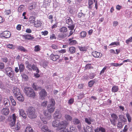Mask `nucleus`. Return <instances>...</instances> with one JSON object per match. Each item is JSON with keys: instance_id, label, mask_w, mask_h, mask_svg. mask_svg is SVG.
<instances>
[{"instance_id": "f257e3e1", "label": "nucleus", "mask_w": 132, "mask_h": 132, "mask_svg": "<svg viewBox=\"0 0 132 132\" xmlns=\"http://www.w3.org/2000/svg\"><path fill=\"white\" fill-rule=\"evenodd\" d=\"M24 92L26 95L28 97L34 98L36 96L35 92L30 87H26L24 88Z\"/></svg>"}, {"instance_id": "f03ea898", "label": "nucleus", "mask_w": 132, "mask_h": 132, "mask_svg": "<svg viewBox=\"0 0 132 132\" xmlns=\"http://www.w3.org/2000/svg\"><path fill=\"white\" fill-rule=\"evenodd\" d=\"M27 115L28 117L31 119H34L37 117V113L34 108L29 107L28 109Z\"/></svg>"}, {"instance_id": "7ed1b4c3", "label": "nucleus", "mask_w": 132, "mask_h": 132, "mask_svg": "<svg viewBox=\"0 0 132 132\" xmlns=\"http://www.w3.org/2000/svg\"><path fill=\"white\" fill-rule=\"evenodd\" d=\"M111 118L110 119V121L111 122L112 124L114 125H115L118 117V116L115 114L113 113L111 114Z\"/></svg>"}, {"instance_id": "20e7f679", "label": "nucleus", "mask_w": 132, "mask_h": 132, "mask_svg": "<svg viewBox=\"0 0 132 132\" xmlns=\"http://www.w3.org/2000/svg\"><path fill=\"white\" fill-rule=\"evenodd\" d=\"M69 124V122L66 121H63L59 123V128L60 129L65 128L67 125Z\"/></svg>"}, {"instance_id": "39448f33", "label": "nucleus", "mask_w": 132, "mask_h": 132, "mask_svg": "<svg viewBox=\"0 0 132 132\" xmlns=\"http://www.w3.org/2000/svg\"><path fill=\"white\" fill-rule=\"evenodd\" d=\"M15 123H12L11 124V128L14 131L18 130L20 128V125L19 123H18L16 124Z\"/></svg>"}, {"instance_id": "423d86ee", "label": "nucleus", "mask_w": 132, "mask_h": 132, "mask_svg": "<svg viewBox=\"0 0 132 132\" xmlns=\"http://www.w3.org/2000/svg\"><path fill=\"white\" fill-rule=\"evenodd\" d=\"M39 126L42 131L45 132H50V130L48 129L46 125H42L41 123H39Z\"/></svg>"}, {"instance_id": "0eeeda50", "label": "nucleus", "mask_w": 132, "mask_h": 132, "mask_svg": "<svg viewBox=\"0 0 132 132\" xmlns=\"http://www.w3.org/2000/svg\"><path fill=\"white\" fill-rule=\"evenodd\" d=\"M1 37L2 38H9L11 36V34L10 32L8 31H5L1 34Z\"/></svg>"}, {"instance_id": "6e6552de", "label": "nucleus", "mask_w": 132, "mask_h": 132, "mask_svg": "<svg viewBox=\"0 0 132 132\" xmlns=\"http://www.w3.org/2000/svg\"><path fill=\"white\" fill-rule=\"evenodd\" d=\"M62 115L60 113V111L56 110L53 114V117L55 119H60L62 117Z\"/></svg>"}, {"instance_id": "1a4fd4ad", "label": "nucleus", "mask_w": 132, "mask_h": 132, "mask_svg": "<svg viewBox=\"0 0 132 132\" xmlns=\"http://www.w3.org/2000/svg\"><path fill=\"white\" fill-rule=\"evenodd\" d=\"M40 97L41 99L43 100L46 96V93L45 90L44 89L41 90L39 93Z\"/></svg>"}, {"instance_id": "9d476101", "label": "nucleus", "mask_w": 132, "mask_h": 132, "mask_svg": "<svg viewBox=\"0 0 132 132\" xmlns=\"http://www.w3.org/2000/svg\"><path fill=\"white\" fill-rule=\"evenodd\" d=\"M4 107H8L10 105V103L9 100L7 98H4L3 100Z\"/></svg>"}, {"instance_id": "9b49d317", "label": "nucleus", "mask_w": 132, "mask_h": 132, "mask_svg": "<svg viewBox=\"0 0 132 132\" xmlns=\"http://www.w3.org/2000/svg\"><path fill=\"white\" fill-rule=\"evenodd\" d=\"M1 112L2 114L5 115H7L9 113L10 111L8 107H4L2 109Z\"/></svg>"}, {"instance_id": "f8f14e48", "label": "nucleus", "mask_w": 132, "mask_h": 132, "mask_svg": "<svg viewBox=\"0 0 132 132\" xmlns=\"http://www.w3.org/2000/svg\"><path fill=\"white\" fill-rule=\"evenodd\" d=\"M43 114L49 120L51 118V113L47 110H44L43 112Z\"/></svg>"}, {"instance_id": "ddd939ff", "label": "nucleus", "mask_w": 132, "mask_h": 132, "mask_svg": "<svg viewBox=\"0 0 132 132\" xmlns=\"http://www.w3.org/2000/svg\"><path fill=\"white\" fill-rule=\"evenodd\" d=\"M92 54L94 57L96 58H100L102 56L101 53L96 51L93 52Z\"/></svg>"}, {"instance_id": "4468645a", "label": "nucleus", "mask_w": 132, "mask_h": 132, "mask_svg": "<svg viewBox=\"0 0 132 132\" xmlns=\"http://www.w3.org/2000/svg\"><path fill=\"white\" fill-rule=\"evenodd\" d=\"M60 56L57 55L52 54L50 56L51 59L53 61H55L60 58Z\"/></svg>"}, {"instance_id": "2eb2a0df", "label": "nucleus", "mask_w": 132, "mask_h": 132, "mask_svg": "<svg viewBox=\"0 0 132 132\" xmlns=\"http://www.w3.org/2000/svg\"><path fill=\"white\" fill-rule=\"evenodd\" d=\"M19 112L20 115L24 118H26V115L25 111L22 109H19Z\"/></svg>"}, {"instance_id": "dca6fc26", "label": "nucleus", "mask_w": 132, "mask_h": 132, "mask_svg": "<svg viewBox=\"0 0 132 132\" xmlns=\"http://www.w3.org/2000/svg\"><path fill=\"white\" fill-rule=\"evenodd\" d=\"M13 93L16 96H17L21 94L19 89L18 88H15L14 89Z\"/></svg>"}, {"instance_id": "f3484780", "label": "nucleus", "mask_w": 132, "mask_h": 132, "mask_svg": "<svg viewBox=\"0 0 132 132\" xmlns=\"http://www.w3.org/2000/svg\"><path fill=\"white\" fill-rule=\"evenodd\" d=\"M120 121L122 122H125L127 121V120L126 118H125L123 115H120L119 116Z\"/></svg>"}, {"instance_id": "a211bd4d", "label": "nucleus", "mask_w": 132, "mask_h": 132, "mask_svg": "<svg viewBox=\"0 0 132 132\" xmlns=\"http://www.w3.org/2000/svg\"><path fill=\"white\" fill-rule=\"evenodd\" d=\"M55 108L54 106H50V105H48L47 106V110L51 113H53L54 110Z\"/></svg>"}, {"instance_id": "6ab92c4d", "label": "nucleus", "mask_w": 132, "mask_h": 132, "mask_svg": "<svg viewBox=\"0 0 132 132\" xmlns=\"http://www.w3.org/2000/svg\"><path fill=\"white\" fill-rule=\"evenodd\" d=\"M66 23L69 25L73 24V22L70 17H67L66 19Z\"/></svg>"}, {"instance_id": "aec40b11", "label": "nucleus", "mask_w": 132, "mask_h": 132, "mask_svg": "<svg viewBox=\"0 0 132 132\" xmlns=\"http://www.w3.org/2000/svg\"><path fill=\"white\" fill-rule=\"evenodd\" d=\"M72 122L73 124L75 125L79 124L80 123V121L79 120L76 118L73 119Z\"/></svg>"}, {"instance_id": "412c9836", "label": "nucleus", "mask_w": 132, "mask_h": 132, "mask_svg": "<svg viewBox=\"0 0 132 132\" xmlns=\"http://www.w3.org/2000/svg\"><path fill=\"white\" fill-rule=\"evenodd\" d=\"M59 122L57 120L54 121L52 122V126L54 127H59Z\"/></svg>"}, {"instance_id": "4be33fe9", "label": "nucleus", "mask_w": 132, "mask_h": 132, "mask_svg": "<svg viewBox=\"0 0 132 132\" xmlns=\"http://www.w3.org/2000/svg\"><path fill=\"white\" fill-rule=\"evenodd\" d=\"M85 132H93V130L90 127L87 126L86 127H84Z\"/></svg>"}, {"instance_id": "5701e85b", "label": "nucleus", "mask_w": 132, "mask_h": 132, "mask_svg": "<svg viewBox=\"0 0 132 132\" xmlns=\"http://www.w3.org/2000/svg\"><path fill=\"white\" fill-rule=\"evenodd\" d=\"M25 64L27 68L29 70H32V66L31 64L29 63L28 61L25 62Z\"/></svg>"}, {"instance_id": "b1692460", "label": "nucleus", "mask_w": 132, "mask_h": 132, "mask_svg": "<svg viewBox=\"0 0 132 132\" xmlns=\"http://www.w3.org/2000/svg\"><path fill=\"white\" fill-rule=\"evenodd\" d=\"M17 117L15 115V114H12V116L11 117V120L12 121L11 122V123H15L16 121Z\"/></svg>"}, {"instance_id": "393cba45", "label": "nucleus", "mask_w": 132, "mask_h": 132, "mask_svg": "<svg viewBox=\"0 0 132 132\" xmlns=\"http://www.w3.org/2000/svg\"><path fill=\"white\" fill-rule=\"evenodd\" d=\"M36 18L34 16H31L29 17V22L31 24H32L35 23V22Z\"/></svg>"}, {"instance_id": "a878e982", "label": "nucleus", "mask_w": 132, "mask_h": 132, "mask_svg": "<svg viewBox=\"0 0 132 132\" xmlns=\"http://www.w3.org/2000/svg\"><path fill=\"white\" fill-rule=\"evenodd\" d=\"M42 23L40 21L37 20L34 23V26L36 27H39L41 26Z\"/></svg>"}, {"instance_id": "bb28decb", "label": "nucleus", "mask_w": 132, "mask_h": 132, "mask_svg": "<svg viewBox=\"0 0 132 132\" xmlns=\"http://www.w3.org/2000/svg\"><path fill=\"white\" fill-rule=\"evenodd\" d=\"M19 71L20 72H22L25 69V66L23 64H19Z\"/></svg>"}, {"instance_id": "cd10ccee", "label": "nucleus", "mask_w": 132, "mask_h": 132, "mask_svg": "<svg viewBox=\"0 0 132 132\" xmlns=\"http://www.w3.org/2000/svg\"><path fill=\"white\" fill-rule=\"evenodd\" d=\"M64 117L65 120L67 121H71L72 119V117L70 115L66 114L64 116Z\"/></svg>"}, {"instance_id": "c85d7f7f", "label": "nucleus", "mask_w": 132, "mask_h": 132, "mask_svg": "<svg viewBox=\"0 0 132 132\" xmlns=\"http://www.w3.org/2000/svg\"><path fill=\"white\" fill-rule=\"evenodd\" d=\"M17 99L20 101L22 102L24 100V97L21 94L17 96Z\"/></svg>"}, {"instance_id": "c756f323", "label": "nucleus", "mask_w": 132, "mask_h": 132, "mask_svg": "<svg viewBox=\"0 0 132 132\" xmlns=\"http://www.w3.org/2000/svg\"><path fill=\"white\" fill-rule=\"evenodd\" d=\"M50 104L48 105H50V106H54L55 104V102L53 99L51 98L50 100Z\"/></svg>"}, {"instance_id": "7c9ffc66", "label": "nucleus", "mask_w": 132, "mask_h": 132, "mask_svg": "<svg viewBox=\"0 0 132 132\" xmlns=\"http://www.w3.org/2000/svg\"><path fill=\"white\" fill-rule=\"evenodd\" d=\"M67 28L65 27H63L59 29L60 31L62 33H65L67 31Z\"/></svg>"}, {"instance_id": "2f4dec72", "label": "nucleus", "mask_w": 132, "mask_h": 132, "mask_svg": "<svg viewBox=\"0 0 132 132\" xmlns=\"http://www.w3.org/2000/svg\"><path fill=\"white\" fill-rule=\"evenodd\" d=\"M24 132H33L32 128L30 126H28L26 127Z\"/></svg>"}, {"instance_id": "473e14b6", "label": "nucleus", "mask_w": 132, "mask_h": 132, "mask_svg": "<svg viewBox=\"0 0 132 132\" xmlns=\"http://www.w3.org/2000/svg\"><path fill=\"white\" fill-rule=\"evenodd\" d=\"M69 128L71 132H76L77 131V129L75 126L72 125L70 126Z\"/></svg>"}, {"instance_id": "72a5a7b5", "label": "nucleus", "mask_w": 132, "mask_h": 132, "mask_svg": "<svg viewBox=\"0 0 132 132\" xmlns=\"http://www.w3.org/2000/svg\"><path fill=\"white\" fill-rule=\"evenodd\" d=\"M10 100L11 101L12 105L13 106H15L16 104L15 101L14 100L13 97L11 96L10 97Z\"/></svg>"}, {"instance_id": "f704fd0d", "label": "nucleus", "mask_w": 132, "mask_h": 132, "mask_svg": "<svg viewBox=\"0 0 132 132\" xmlns=\"http://www.w3.org/2000/svg\"><path fill=\"white\" fill-rule=\"evenodd\" d=\"M71 38L69 39V41H70L69 44L70 45H73L76 44L77 43V41L75 40H72Z\"/></svg>"}, {"instance_id": "c9c22d12", "label": "nucleus", "mask_w": 132, "mask_h": 132, "mask_svg": "<svg viewBox=\"0 0 132 132\" xmlns=\"http://www.w3.org/2000/svg\"><path fill=\"white\" fill-rule=\"evenodd\" d=\"M69 51L70 53L73 54L75 52L76 48L74 47H71L69 48Z\"/></svg>"}, {"instance_id": "e433bc0d", "label": "nucleus", "mask_w": 132, "mask_h": 132, "mask_svg": "<svg viewBox=\"0 0 132 132\" xmlns=\"http://www.w3.org/2000/svg\"><path fill=\"white\" fill-rule=\"evenodd\" d=\"M118 86H113L112 89V91L113 92H117L118 90Z\"/></svg>"}, {"instance_id": "4c0bfd02", "label": "nucleus", "mask_w": 132, "mask_h": 132, "mask_svg": "<svg viewBox=\"0 0 132 132\" xmlns=\"http://www.w3.org/2000/svg\"><path fill=\"white\" fill-rule=\"evenodd\" d=\"M14 72L12 71L9 73L7 72V75L10 78H12L14 76Z\"/></svg>"}, {"instance_id": "58836bf2", "label": "nucleus", "mask_w": 132, "mask_h": 132, "mask_svg": "<svg viewBox=\"0 0 132 132\" xmlns=\"http://www.w3.org/2000/svg\"><path fill=\"white\" fill-rule=\"evenodd\" d=\"M85 121L88 124L90 125L91 124V122L92 121L89 118H85Z\"/></svg>"}, {"instance_id": "ea45409f", "label": "nucleus", "mask_w": 132, "mask_h": 132, "mask_svg": "<svg viewBox=\"0 0 132 132\" xmlns=\"http://www.w3.org/2000/svg\"><path fill=\"white\" fill-rule=\"evenodd\" d=\"M120 42H113L111 43L109 45V46H113L114 47H115L116 46H118L120 45Z\"/></svg>"}, {"instance_id": "a19ab883", "label": "nucleus", "mask_w": 132, "mask_h": 132, "mask_svg": "<svg viewBox=\"0 0 132 132\" xmlns=\"http://www.w3.org/2000/svg\"><path fill=\"white\" fill-rule=\"evenodd\" d=\"M26 38L28 39H33L34 37L31 35H28L26 36Z\"/></svg>"}, {"instance_id": "79ce46f5", "label": "nucleus", "mask_w": 132, "mask_h": 132, "mask_svg": "<svg viewBox=\"0 0 132 132\" xmlns=\"http://www.w3.org/2000/svg\"><path fill=\"white\" fill-rule=\"evenodd\" d=\"M32 69L34 70H36L37 73H38L39 72V70L37 67L35 65L33 64L32 65Z\"/></svg>"}, {"instance_id": "37998d69", "label": "nucleus", "mask_w": 132, "mask_h": 132, "mask_svg": "<svg viewBox=\"0 0 132 132\" xmlns=\"http://www.w3.org/2000/svg\"><path fill=\"white\" fill-rule=\"evenodd\" d=\"M24 6L23 5H20L18 8V11L19 12H22L23 10Z\"/></svg>"}, {"instance_id": "c03bdc74", "label": "nucleus", "mask_w": 132, "mask_h": 132, "mask_svg": "<svg viewBox=\"0 0 132 132\" xmlns=\"http://www.w3.org/2000/svg\"><path fill=\"white\" fill-rule=\"evenodd\" d=\"M18 49L21 51L24 52L27 51V50L23 46H19L18 47Z\"/></svg>"}, {"instance_id": "a18cd8bd", "label": "nucleus", "mask_w": 132, "mask_h": 132, "mask_svg": "<svg viewBox=\"0 0 132 132\" xmlns=\"http://www.w3.org/2000/svg\"><path fill=\"white\" fill-rule=\"evenodd\" d=\"M40 50V47L39 45H37L35 47L34 51L35 52L39 51Z\"/></svg>"}, {"instance_id": "49530a36", "label": "nucleus", "mask_w": 132, "mask_h": 132, "mask_svg": "<svg viewBox=\"0 0 132 132\" xmlns=\"http://www.w3.org/2000/svg\"><path fill=\"white\" fill-rule=\"evenodd\" d=\"M78 48L80 51H85L87 50V48L85 47L79 46Z\"/></svg>"}, {"instance_id": "de8ad7c7", "label": "nucleus", "mask_w": 132, "mask_h": 132, "mask_svg": "<svg viewBox=\"0 0 132 132\" xmlns=\"http://www.w3.org/2000/svg\"><path fill=\"white\" fill-rule=\"evenodd\" d=\"M118 122L117 124L118 127L120 128H122L123 126L122 122L120 121H118Z\"/></svg>"}, {"instance_id": "09e8293b", "label": "nucleus", "mask_w": 132, "mask_h": 132, "mask_svg": "<svg viewBox=\"0 0 132 132\" xmlns=\"http://www.w3.org/2000/svg\"><path fill=\"white\" fill-rule=\"evenodd\" d=\"M51 47L52 49L54 50H56L58 48L57 46V45L55 44H53L51 45L50 46Z\"/></svg>"}, {"instance_id": "8fccbe9b", "label": "nucleus", "mask_w": 132, "mask_h": 132, "mask_svg": "<svg viewBox=\"0 0 132 132\" xmlns=\"http://www.w3.org/2000/svg\"><path fill=\"white\" fill-rule=\"evenodd\" d=\"M126 117L127 118L128 121L129 122H130L131 121V119L129 114L128 113H127L126 114Z\"/></svg>"}, {"instance_id": "3c124183", "label": "nucleus", "mask_w": 132, "mask_h": 132, "mask_svg": "<svg viewBox=\"0 0 132 132\" xmlns=\"http://www.w3.org/2000/svg\"><path fill=\"white\" fill-rule=\"evenodd\" d=\"M33 88L36 90L38 89L39 87H37L36 84V83H34L32 85Z\"/></svg>"}, {"instance_id": "603ef678", "label": "nucleus", "mask_w": 132, "mask_h": 132, "mask_svg": "<svg viewBox=\"0 0 132 132\" xmlns=\"http://www.w3.org/2000/svg\"><path fill=\"white\" fill-rule=\"evenodd\" d=\"M80 35L81 37L84 38L86 35V33L85 31H82L80 33Z\"/></svg>"}, {"instance_id": "864d4df0", "label": "nucleus", "mask_w": 132, "mask_h": 132, "mask_svg": "<svg viewBox=\"0 0 132 132\" xmlns=\"http://www.w3.org/2000/svg\"><path fill=\"white\" fill-rule=\"evenodd\" d=\"M85 15V14H83L81 12H80L78 13V17L79 18H80L82 16H84Z\"/></svg>"}, {"instance_id": "5fc2aeb1", "label": "nucleus", "mask_w": 132, "mask_h": 132, "mask_svg": "<svg viewBox=\"0 0 132 132\" xmlns=\"http://www.w3.org/2000/svg\"><path fill=\"white\" fill-rule=\"evenodd\" d=\"M40 118L41 120L45 124H46L47 123V122L45 119V118H43L42 116H40Z\"/></svg>"}, {"instance_id": "6e6d98bb", "label": "nucleus", "mask_w": 132, "mask_h": 132, "mask_svg": "<svg viewBox=\"0 0 132 132\" xmlns=\"http://www.w3.org/2000/svg\"><path fill=\"white\" fill-rule=\"evenodd\" d=\"M66 50L65 49H62L61 50L58 51L57 52L58 53L63 54L66 52Z\"/></svg>"}, {"instance_id": "4d7b16f0", "label": "nucleus", "mask_w": 132, "mask_h": 132, "mask_svg": "<svg viewBox=\"0 0 132 132\" xmlns=\"http://www.w3.org/2000/svg\"><path fill=\"white\" fill-rule=\"evenodd\" d=\"M48 64V62L47 61H44L43 63V66L44 68H45Z\"/></svg>"}, {"instance_id": "13d9d810", "label": "nucleus", "mask_w": 132, "mask_h": 132, "mask_svg": "<svg viewBox=\"0 0 132 132\" xmlns=\"http://www.w3.org/2000/svg\"><path fill=\"white\" fill-rule=\"evenodd\" d=\"M132 41V36L129 38L128 39L126 40V42L127 44H128L129 42H131Z\"/></svg>"}, {"instance_id": "bf43d9fd", "label": "nucleus", "mask_w": 132, "mask_h": 132, "mask_svg": "<svg viewBox=\"0 0 132 132\" xmlns=\"http://www.w3.org/2000/svg\"><path fill=\"white\" fill-rule=\"evenodd\" d=\"M94 83V81L93 80H92L89 82L88 85L89 87H92Z\"/></svg>"}, {"instance_id": "052dcab7", "label": "nucleus", "mask_w": 132, "mask_h": 132, "mask_svg": "<svg viewBox=\"0 0 132 132\" xmlns=\"http://www.w3.org/2000/svg\"><path fill=\"white\" fill-rule=\"evenodd\" d=\"M5 67L4 64L2 62H0V69L2 70Z\"/></svg>"}, {"instance_id": "680f3d73", "label": "nucleus", "mask_w": 132, "mask_h": 132, "mask_svg": "<svg viewBox=\"0 0 132 132\" xmlns=\"http://www.w3.org/2000/svg\"><path fill=\"white\" fill-rule=\"evenodd\" d=\"M95 76V75L93 73H91L90 74L89 78L90 79L93 78Z\"/></svg>"}, {"instance_id": "e2e57ef3", "label": "nucleus", "mask_w": 132, "mask_h": 132, "mask_svg": "<svg viewBox=\"0 0 132 132\" xmlns=\"http://www.w3.org/2000/svg\"><path fill=\"white\" fill-rule=\"evenodd\" d=\"M7 48L12 49H14V46L12 44H9L7 46Z\"/></svg>"}, {"instance_id": "0e129e2a", "label": "nucleus", "mask_w": 132, "mask_h": 132, "mask_svg": "<svg viewBox=\"0 0 132 132\" xmlns=\"http://www.w3.org/2000/svg\"><path fill=\"white\" fill-rule=\"evenodd\" d=\"M74 102V99L71 98L69 100L68 102V103L70 104H72Z\"/></svg>"}, {"instance_id": "69168bd1", "label": "nucleus", "mask_w": 132, "mask_h": 132, "mask_svg": "<svg viewBox=\"0 0 132 132\" xmlns=\"http://www.w3.org/2000/svg\"><path fill=\"white\" fill-rule=\"evenodd\" d=\"M2 60L3 62L6 63L8 61V59L6 57H2Z\"/></svg>"}, {"instance_id": "338daca9", "label": "nucleus", "mask_w": 132, "mask_h": 132, "mask_svg": "<svg viewBox=\"0 0 132 132\" xmlns=\"http://www.w3.org/2000/svg\"><path fill=\"white\" fill-rule=\"evenodd\" d=\"M50 38L51 39H55L56 38V37L55 36V34H52L51 35Z\"/></svg>"}, {"instance_id": "774afa93", "label": "nucleus", "mask_w": 132, "mask_h": 132, "mask_svg": "<svg viewBox=\"0 0 132 132\" xmlns=\"http://www.w3.org/2000/svg\"><path fill=\"white\" fill-rule=\"evenodd\" d=\"M47 101H44L42 103V106H44L45 107L46 106L47 104Z\"/></svg>"}]
</instances>
